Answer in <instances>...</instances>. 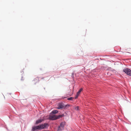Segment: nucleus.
<instances>
[{
  "mask_svg": "<svg viewBox=\"0 0 131 131\" xmlns=\"http://www.w3.org/2000/svg\"><path fill=\"white\" fill-rule=\"evenodd\" d=\"M37 129L40 130L39 125L32 127V131H34V130Z\"/></svg>",
  "mask_w": 131,
  "mask_h": 131,
  "instance_id": "5",
  "label": "nucleus"
},
{
  "mask_svg": "<svg viewBox=\"0 0 131 131\" xmlns=\"http://www.w3.org/2000/svg\"><path fill=\"white\" fill-rule=\"evenodd\" d=\"M57 106L58 107L57 108L58 109H62L63 108H65L66 107L69 106V105H65L63 103H60L58 104Z\"/></svg>",
  "mask_w": 131,
  "mask_h": 131,
  "instance_id": "1",
  "label": "nucleus"
},
{
  "mask_svg": "<svg viewBox=\"0 0 131 131\" xmlns=\"http://www.w3.org/2000/svg\"><path fill=\"white\" fill-rule=\"evenodd\" d=\"M73 99V98L72 97H70L68 98L67 99L68 100H71Z\"/></svg>",
  "mask_w": 131,
  "mask_h": 131,
  "instance_id": "11",
  "label": "nucleus"
},
{
  "mask_svg": "<svg viewBox=\"0 0 131 131\" xmlns=\"http://www.w3.org/2000/svg\"><path fill=\"white\" fill-rule=\"evenodd\" d=\"M65 124V123L64 122L61 123L60 125L58 127L57 131H60L63 129Z\"/></svg>",
  "mask_w": 131,
  "mask_h": 131,
  "instance_id": "3",
  "label": "nucleus"
},
{
  "mask_svg": "<svg viewBox=\"0 0 131 131\" xmlns=\"http://www.w3.org/2000/svg\"><path fill=\"white\" fill-rule=\"evenodd\" d=\"M43 121V119H39L36 121V124L37 125L39 123H40Z\"/></svg>",
  "mask_w": 131,
  "mask_h": 131,
  "instance_id": "7",
  "label": "nucleus"
},
{
  "mask_svg": "<svg viewBox=\"0 0 131 131\" xmlns=\"http://www.w3.org/2000/svg\"><path fill=\"white\" fill-rule=\"evenodd\" d=\"M83 89L81 88L79 91L77 92V95H79L80 93L81 92L82 90Z\"/></svg>",
  "mask_w": 131,
  "mask_h": 131,
  "instance_id": "9",
  "label": "nucleus"
},
{
  "mask_svg": "<svg viewBox=\"0 0 131 131\" xmlns=\"http://www.w3.org/2000/svg\"><path fill=\"white\" fill-rule=\"evenodd\" d=\"M39 125L40 130L45 129L47 128L49 126L48 124L47 123H45Z\"/></svg>",
  "mask_w": 131,
  "mask_h": 131,
  "instance_id": "2",
  "label": "nucleus"
},
{
  "mask_svg": "<svg viewBox=\"0 0 131 131\" xmlns=\"http://www.w3.org/2000/svg\"><path fill=\"white\" fill-rule=\"evenodd\" d=\"M123 71L127 75L131 76V70L126 68L123 70Z\"/></svg>",
  "mask_w": 131,
  "mask_h": 131,
  "instance_id": "4",
  "label": "nucleus"
},
{
  "mask_svg": "<svg viewBox=\"0 0 131 131\" xmlns=\"http://www.w3.org/2000/svg\"><path fill=\"white\" fill-rule=\"evenodd\" d=\"M49 118L51 120H54L56 119V115H53L52 116H50L49 117Z\"/></svg>",
  "mask_w": 131,
  "mask_h": 131,
  "instance_id": "6",
  "label": "nucleus"
},
{
  "mask_svg": "<svg viewBox=\"0 0 131 131\" xmlns=\"http://www.w3.org/2000/svg\"><path fill=\"white\" fill-rule=\"evenodd\" d=\"M52 113L53 114H56L58 113V111L57 110H55L52 111Z\"/></svg>",
  "mask_w": 131,
  "mask_h": 131,
  "instance_id": "10",
  "label": "nucleus"
},
{
  "mask_svg": "<svg viewBox=\"0 0 131 131\" xmlns=\"http://www.w3.org/2000/svg\"><path fill=\"white\" fill-rule=\"evenodd\" d=\"M79 107L78 106H77L75 107V109L76 110H79Z\"/></svg>",
  "mask_w": 131,
  "mask_h": 131,
  "instance_id": "12",
  "label": "nucleus"
},
{
  "mask_svg": "<svg viewBox=\"0 0 131 131\" xmlns=\"http://www.w3.org/2000/svg\"><path fill=\"white\" fill-rule=\"evenodd\" d=\"M79 95H77V94L75 96V99L77 98V97H78V96Z\"/></svg>",
  "mask_w": 131,
  "mask_h": 131,
  "instance_id": "13",
  "label": "nucleus"
},
{
  "mask_svg": "<svg viewBox=\"0 0 131 131\" xmlns=\"http://www.w3.org/2000/svg\"><path fill=\"white\" fill-rule=\"evenodd\" d=\"M64 116V115L63 114H60L58 116H56V119L62 117Z\"/></svg>",
  "mask_w": 131,
  "mask_h": 131,
  "instance_id": "8",
  "label": "nucleus"
}]
</instances>
